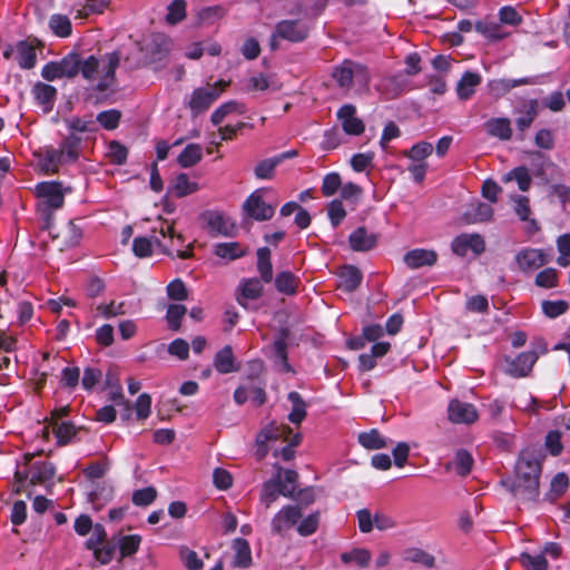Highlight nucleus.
<instances>
[{"label":"nucleus","mask_w":570,"mask_h":570,"mask_svg":"<svg viewBox=\"0 0 570 570\" xmlns=\"http://www.w3.org/2000/svg\"><path fill=\"white\" fill-rule=\"evenodd\" d=\"M541 461L531 451H523L515 465L513 480H502L501 483L519 500L534 501L539 497V479Z\"/></svg>","instance_id":"nucleus-1"},{"label":"nucleus","mask_w":570,"mask_h":570,"mask_svg":"<svg viewBox=\"0 0 570 570\" xmlns=\"http://www.w3.org/2000/svg\"><path fill=\"white\" fill-rule=\"evenodd\" d=\"M120 57L117 52L106 55L100 62L95 56H89L86 59L79 58L81 66L79 72L86 80H98L95 89L104 92L115 85L116 69L119 66Z\"/></svg>","instance_id":"nucleus-2"},{"label":"nucleus","mask_w":570,"mask_h":570,"mask_svg":"<svg viewBox=\"0 0 570 570\" xmlns=\"http://www.w3.org/2000/svg\"><path fill=\"white\" fill-rule=\"evenodd\" d=\"M227 86L228 82L225 80H219L214 85H207L206 87L195 89L191 92L190 100L188 102L193 116H198L199 114L206 111L226 89Z\"/></svg>","instance_id":"nucleus-3"},{"label":"nucleus","mask_w":570,"mask_h":570,"mask_svg":"<svg viewBox=\"0 0 570 570\" xmlns=\"http://www.w3.org/2000/svg\"><path fill=\"white\" fill-rule=\"evenodd\" d=\"M200 220L205 224L204 227L213 237H233L236 234L235 223L223 212L205 210L200 215Z\"/></svg>","instance_id":"nucleus-4"},{"label":"nucleus","mask_w":570,"mask_h":570,"mask_svg":"<svg viewBox=\"0 0 570 570\" xmlns=\"http://www.w3.org/2000/svg\"><path fill=\"white\" fill-rule=\"evenodd\" d=\"M275 468L277 471L276 474L265 481L262 487L261 501L266 508H269L271 504L277 500L278 495L294 498V489L282 481L283 468L279 465H275Z\"/></svg>","instance_id":"nucleus-5"},{"label":"nucleus","mask_w":570,"mask_h":570,"mask_svg":"<svg viewBox=\"0 0 570 570\" xmlns=\"http://www.w3.org/2000/svg\"><path fill=\"white\" fill-rule=\"evenodd\" d=\"M333 78L341 88L345 89L351 88L354 79H357L363 83L368 82L366 70L361 65H355L348 60L334 69Z\"/></svg>","instance_id":"nucleus-6"},{"label":"nucleus","mask_w":570,"mask_h":570,"mask_svg":"<svg viewBox=\"0 0 570 570\" xmlns=\"http://www.w3.org/2000/svg\"><path fill=\"white\" fill-rule=\"evenodd\" d=\"M303 515L301 505L288 504L283 507L272 519V531L283 535L285 531L297 524Z\"/></svg>","instance_id":"nucleus-7"},{"label":"nucleus","mask_w":570,"mask_h":570,"mask_svg":"<svg viewBox=\"0 0 570 570\" xmlns=\"http://www.w3.org/2000/svg\"><path fill=\"white\" fill-rule=\"evenodd\" d=\"M452 252L458 256H465L469 250L480 255L485 250V243L479 234H461L451 244Z\"/></svg>","instance_id":"nucleus-8"},{"label":"nucleus","mask_w":570,"mask_h":570,"mask_svg":"<svg viewBox=\"0 0 570 570\" xmlns=\"http://www.w3.org/2000/svg\"><path fill=\"white\" fill-rule=\"evenodd\" d=\"M337 119L346 135L360 136L365 130V125L356 117V107L352 104H345L338 109Z\"/></svg>","instance_id":"nucleus-9"},{"label":"nucleus","mask_w":570,"mask_h":570,"mask_svg":"<svg viewBox=\"0 0 570 570\" xmlns=\"http://www.w3.org/2000/svg\"><path fill=\"white\" fill-rule=\"evenodd\" d=\"M276 36L282 39L299 42L307 38L308 27L301 20H282L276 24Z\"/></svg>","instance_id":"nucleus-10"},{"label":"nucleus","mask_w":570,"mask_h":570,"mask_svg":"<svg viewBox=\"0 0 570 570\" xmlns=\"http://www.w3.org/2000/svg\"><path fill=\"white\" fill-rule=\"evenodd\" d=\"M538 357L539 356L535 351H530L519 354L515 358H507L505 371L509 375L513 377L527 376L531 372Z\"/></svg>","instance_id":"nucleus-11"},{"label":"nucleus","mask_w":570,"mask_h":570,"mask_svg":"<svg viewBox=\"0 0 570 570\" xmlns=\"http://www.w3.org/2000/svg\"><path fill=\"white\" fill-rule=\"evenodd\" d=\"M244 210L255 220H268L273 217L275 208L266 204L258 191L253 193L243 205Z\"/></svg>","instance_id":"nucleus-12"},{"label":"nucleus","mask_w":570,"mask_h":570,"mask_svg":"<svg viewBox=\"0 0 570 570\" xmlns=\"http://www.w3.org/2000/svg\"><path fill=\"white\" fill-rule=\"evenodd\" d=\"M449 419L458 424H471L478 420V411L473 404L452 400L448 406Z\"/></svg>","instance_id":"nucleus-13"},{"label":"nucleus","mask_w":570,"mask_h":570,"mask_svg":"<svg viewBox=\"0 0 570 570\" xmlns=\"http://www.w3.org/2000/svg\"><path fill=\"white\" fill-rule=\"evenodd\" d=\"M515 262L521 271L530 272L547 264L549 257L542 249L525 248L517 254Z\"/></svg>","instance_id":"nucleus-14"},{"label":"nucleus","mask_w":570,"mask_h":570,"mask_svg":"<svg viewBox=\"0 0 570 570\" xmlns=\"http://www.w3.org/2000/svg\"><path fill=\"white\" fill-rule=\"evenodd\" d=\"M535 77H523L519 79H493L488 82L490 96L498 99L519 86L535 85Z\"/></svg>","instance_id":"nucleus-15"},{"label":"nucleus","mask_w":570,"mask_h":570,"mask_svg":"<svg viewBox=\"0 0 570 570\" xmlns=\"http://www.w3.org/2000/svg\"><path fill=\"white\" fill-rule=\"evenodd\" d=\"M37 195L43 199L45 204L51 209L62 207L65 197L59 183H40L37 188Z\"/></svg>","instance_id":"nucleus-16"},{"label":"nucleus","mask_w":570,"mask_h":570,"mask_svg":"<svg viewBox=\"0 0 570 570\" xmlns=\"http://www.w3.org/2000/svg\"><path fill=\"white\" fill-rule=\"evenodd\" d=\"M403 261L411 269H417L425 266H433L438 261V254L433 249L415 248L409 250Z\"/></svg>","instance_id":"nucleus-17"},{"label":"nucleus","mask_w":570,"mask_h":570,"mask_svg":"<svg viewBox=\"0 0 570 570\" xmlns=\"http://www.w3.org/2000/svg\"><path fill=\"white\" fill-rule=\"evenodd\" d=\"M348 242L353 250L367 252L376 245L377 237L365 227H358L350 235Z\"/></svg>","instance_id":"nucleus-18"},{"label":"nucleus","mask_w":570,"mask_h":570,"mask_svg":"<svg viewBox=\"0 0 570 570\" xmlns=\"http://www.w3.org/2000/svg\"><path fill=\"white\" fill-rule=\"evenodd\" d=\"M32 92L37 102L41 106L43 112H50L56 101L57 89L51 85L37 82L33 86Z\"/></svg>","instance_id":"nucleus-19"},{"label":"nucleus","mask_w":570,"mask_h":570,"mask_svg":"<svg viewBox=\"0 0 570 570\" xmlns=\"http://www.w3.org/2000/svg\"><path fill=\"white\" fill-rule=\"evenodd\" d=\"M292 430L287 425H276L275 423H271L265 426L256 436L257 445H265L268 441L272 440H284L287 441L291 438Z\"/></svg>","instance_id":"nucleus-20"},{"label":"nucleus","mask_w":570,"mask_h":570,"mask_svg":"<svg viewBox=\"0 0 570 570\" xmlns=\"http://www.w3.org/2000/svg\"><path fill=\"white\" fill-rule=\"evenodd\" d=\"M482 77L478 72L465 71L456 85V94L461 100H468L481 83Z\"/></svg>","instance_id":"nucleus-21"},{"label":"nucleus","mask_w":570,"mask_h":570,"mask_svg":"<svg viewBox=\"0 0 570 570\" xmlns=\"http://www.w3.org/2000/svg\"><path fill=\"white\" fill-rule=\"evenodd\" d=\"M488 135L500 140H510L512 137L511 122L508 118H491L484 124Z\"/></svg>","instance_id":"nucleus-22"},{"label":"nucleus","mask_w":570,"mask_h":570,"mask_svg":"<svg viewBox=\"0 0 570 570\" xmlns=\"http://www.w3.org/2000/svg\"><path fill=\"white\" fill-rule=\"evenodd\" d=\"M362 282V273L355 266H345L340 273L338 288L346 292H354Z\"/></svg>","instance_id":"nucleus-23"},{"label":"nucleus","mask_w":570,"mask_h":570,"mask_svg":"<svg viewBox=\"0 0 570 570\" xmlns=\"http://www.w3.org/2000/svg\"><path fill=\"white\" fill-rule=\"evenodd\" d=\"M154 245L161 248L163 253L171 255V252L166 249L156 236L151 238L136 237L132 242V250L138 257H147L151 255Z\"/></svg>","instance_id":"nucleus-24"},{"label":"nucleus","mask_w":570,"mask_h":570,"mask_svg":"<svg viewBox=\"0 0 570 570\" xmlns=\"http://www.w3.org/2000/svg\"><path fill=\"white\" fill-rule=\"evenodd\" d=\"M538 108L539 102L537 99H530L523 104L522 108L518 110L521 116L515 120V125L519 130L524 131L531 126L538 116Z\"/></svg>","instance_id":"nucleus-25"},{"label":"nucleus","mask_w":570,"mask_h":570,"mask_svg":"<svg viewBox=\"0 0 570 570\" xmlns=\"http://www.w3.org/2000/svg\"><path fill=\"white\" fill-rule=\"evenodd\" d=\"M492 215L493 209L489 204L476 203L464 213L463 219L466 224H475L490 220Z\"/></svg>","instance_id":"nucleus-26"},{"label":"nucleus","mask_w":570,"mask_h":570,"mask_svg":"<svg viewBox=\"0 0 570 570\" xmlns=\"http://www.w3.org/2000/svg\"><path fill=\"white\" fill-rule=\"evenodd\" d=\"M402 557L406 562L419 563L429 569L435 567V557L421 548H407L403 551Z\"/></svg>","instance_id":"nucleus-27"},{"label":"nucleus","mask_w":570,"mask_h":570,"mask_svg":"<svg viewBox=\"0 0 570 570\" xmlns=\"http://www.w3.org/2000/svg\"><path fill=\"white\" fill-rule=\"evenodd\" d=\"M473 462L471 453L461 449L456 451L453 461L446 464V469H454L459 475L465 476L471 472Z\"/></svg>","instance_id":"nucleus-28"},{"label":"nucleus","mask_w":570,"mask_h":570,"mask_svg":"<svg viewBox=\"0 0 570 570\" xmlns=\"http://www.w3.org/2000/svg\"><path fill=\"white\" fill-rule=\"evenodd\" d=\"M234 361L233 350L229 345H226L215 355L214 366L217 372L228 374L237 370L234 366Z\"/></svg>","instance_id":"nucleus-29"},{"label":"nucleus","mask_w":570,"mask_h":570,"mask_svg":"<svg viewBox=\"0 0 570 570\" xmlns=\"http://www.w3.org/2000/svg\"><path fill=\"white\" fill-rule=\"evenodd\" d=\"M17 52L18 65L20 68L31 69L35 67L37 61V53L32 45L27 41H19L17 43Z\"/></svg>","instance_id":"nucleus-30"},{"label":"nucleus","mask_w":570,"mask_h":570,"mask_svg":"<svg viewBox=\"0 0 570 570\" xmlns=\"http://www.w3.org/2000/svg\"><path fill=\"white\" fill-rule=\"evenodd\" d=\"M289 334L291 332L287 327H282L279 330L278 337L273 343L275 357L284 365L286 371L291 370V366L287 362V340Z\"/></svg>","instance_id":"nucleus-31"},{"label":"nucleus","mask_w":570,"mask_h":570,"mask_svg":"<svg viewBox=\"0 0 570 570\" xmlns=\"http://www.w3.org/2000/svg\"><path fill=\"white\" fill-rule=\"evenodd\" d=\"M203 158V148L198 144H189L180 153L177 158V163L183 168H189L195 166Z\"/></svg>","instance_id":"nucleus-32"},{"label":"nucleus","mask_w":570,"mask_h":570,"mask_svg":"<svg viewBox=\"0 0 570 570\" xmlns=\"http://www.w3.org/2000/svg\"><path fill=\"white\" fill-rule=\"evenodd\" d=\"M55 475V466L50 462H35L30 470V483H43Z\"/></svg>","instance_id":"nucleus-33"},{"label":"nucleus","mask_w":570,"mask_h":570,"mask_svg":"<svg viewBox=\"0 0 570 570\" xmlns=\"http://www.w3.org/2000/svg\"><path fill=\"white\" fill-rule=\"evenodd\" d=\"M288 400L292 403V411L288 414V420L293 424H299L306 416V403L296 391L289 392Z\"/></svg>","instance_id":"nucleus-34"},{"label":"nucleus","mask_w":570,"mask_h":570,"mask_svg":"<svg viewBox=\"0 0 570 570\" xmlns=\"http://www.w3.org/2000/svg\"><path fill=\"white\" fill-rule=\"evenodd\" d=\"M257 269L265 283H271L273 279V266L271 262V250L267 247L258 248L257 250Z\"/></svg>","instance_id":"nucleus-35"},{"label":"nucleus","mask_w":570,"mask_h":570,"mask_svg":"<svg viewBox=\"0 0 570 570\" xmlns=\"http://www.w3.org/2000/svg\"><path fill=\"white\" fill-rule=\"evenodd\" d=\"M214 253L220 258L234 261L244 256L245 249L237 242L219 243L215 245Z\"/></svg>","instance_id":"nucleus-36"},{"label":"nucleus","mask_w":570,"mask_h":570,"mask_svg":"<svg viewBox=\"0 0 570 570\" xmlns=\"http://www.w3.org/2000/svg\"><path fill=\"white\" fill-rule=\"evenodd\" d=\"M298 278L291 272H281L276 275L275 287L279 293L293 295L296 293Z\"/></svg>","instance_id":"nucleus-37"},{"label":"nucleus","mask_w":570,"mask_h":570,"mask_svg":"<svg viewBox=\"0 0 570 570\" xmlns=\"http://www.w3.org/2000/svg\"><path fill=\"white\" fill-rule=\"evenodd\" d=\"M263 293V285L257 278L246 279L242 285V294L237 297L240 305L245 306V299H256Z\"/></svg>","instance_id":"nucleus-38"},{"label":"nucleus","mask_w":570,"mask_h":570,"mask_svg":"<svg viewBox=\"0 0 570 570\" xmlns=\"http://www.w3.org/2000/svg\"><path fill=\"white\" fill-rule=\"evenodd\" d=\"M358 442L362 446L367 450H379L386 448V440L381 435L376 429H372L368 432H362L358 434Z\"/></svg>","instance_id":"nucleus-39"},{"label":"nucleus","mask_w":570,"mask_h":570,"mask_svg":"<svg viewBox=\"0 0 570 570\" xmlns=\"http://www.w3.org/2000/svg\"><path fill=\"white\" fill-rule=\"evenodd\" d=\"M171 189L175 196L180 198L195 193L198 189V185L195 181H190L187 174L181 173L174 179Z\"/></svg>","instance_id":"nucleus-40"},{"label":"nucleus","mask_w":570,"mask_h":570,"mask_svg":"<svg viewBox=\"0 0 570 570\" xmlns=\"http://www.w3.org/2000/svg\"><path fill=\"white\" fill-rule=\"evenodd\" d=\"M67 127L71 131V134L81 132V134H95L98 131V126L92 119V117L89 118H79L73 117L69 120H67Z\"/></svg>","instance_id":"nucleus-41"},{"label":"nucleus","mask_w":570,"mask_h":570,"mask_svg":"<svg viewBox=\"0 0 570 570\" xmlns=\"http://www.w3.org/2000/svg\"><path fill=\"white\" fill-rule=\"evenodd\" d=\"M81 138L76 134L68 135L60 145V150L69 163H73L79 156Z\"/></svg>","instance_id":"nucleus-42"},{"label":"nucleus","mask_w":570,"mask_h":570,"mask_svg":"<svg viewBox=\"0 0 570 570\" xmlns=\"http://www.w3.org/2000/svg\"><path fill=\"white\" fill-rule=\"evenodd\" d=\"M515 180L518 183L519 189L522 191L529 190L531 186V177L529 170L524 166L517 167L505 174L503 176V181H512Z\"/></svg>","instance_id":"nucleus-43"},{"label":"nucleus","mask_w":570,"mask_h":570,"mask_svg":"<svg viewBox=\"0 0 570 570\" xmlns=\"http://www.w3.org/2000/svg\"><path fill=\"white\" fill-rule=\"evenodd\" d=\"M475 29L489 39L500 40L505 37V33L501 30L500 23L493 20H480L475 23Z\"/></svg>","instance_id":"nucleus-44"},{"label":"nucleus","mask_w":570,"mask_h":570,"mask_svg":"<svg viewBox=\"0 0 570 570\" xmlns=\"http://www.w3.org/2000/svg\"><path fill=\"white\" fill-rule=\"evenodd\" d=\"M49 27L56 36L61 38L70 36L72 31L70 19L63 14L51 16Z\"/></svg>","instance_id":"nucleus-45"},{"label":"nucleus","mask_w":570,"mask_h":570,"mask_svg":"<svg viewBox=\"0 0 570 570\" xmlns=\"http://www.w3.org/2000/svg\"><path fill=\"white\" fill-rule=\"evenodd\" d=\"M234 548L236 550L235 566L240 568H247L252 562L250 548L245 539H236L234 541Z\"/></svg>","instance_id":"nucleus-46"},{"label":"nucleus","mask_w":570,"mask_h":570,"mask_svg":"<svg viewBox=\"0 0 570 570\" xmlns=\"http://www.w3.org/2000/svg\"><path fill=\"white\" fill-rule=\"evenodd\" d=\"M80 55L69 53L59 60L62 77L73 78L79 73L81 66L79 65Z\"/></svg>","instance_id":"nucleus-47"},{"label":"nucleus","mask_w":570,"mask_h":570,"mask_svg":"<svg viewBox=\"0 0 570 570\" xmlns=\"http://www.w3.org/2000/svg\"><path fill=\"white\" fill-rule=\"evenodd\" d=\"M187 308L181 304H170L167 308L166 320L171 331H178L183 317L186 315Z\"/></svg>","instance_id":"nucleus-48"},{"label":"nucleus","mask_w":570,"mask_h":570,"mask_svg":"<svg viewBox=\"0 0 570 570\" xmlns=\"http://www.w3.org/2000/svg\"><path fill=\"white\" fill-rule=\"evenodd\" d=\"M120 119L121 111L117 109H109L99 112L95 121L99 122L107 130H114L118 127Z\"/></svg>","instance_id":"nucleus-49"},{"label":"nucleus","mask_w":570,"mask_h":570,"mask_svg":"<svg viewBox=\"0 0 570 570\" xmlns=\"http://www.w3.org/2000/svg\"><path fill=\"white\" fill-rule=\"evenodd\" d=\"M519 561L525 570H547L548 561L543 554L531 556L523 552L519 557Z\"/></svg>","instance_id":"nucleus-50"},{"label":"nucleus","mask_w":570,"mask_h":570,"mask_svg":"<svg viewBox=\"0 0 570 570\" xmlns=\"http://www.w3.org/2000/svg\"><path fill=\"white\" fill-rule=\"evenodd\" d=\"M65 163H69L63 154L61 153L60 148H49L45 151V158H43V168L47 171H56L59 165H62Z\"/></svg>","instance_id":"nucleus-51"},{"label":"nucleus","mask_w":570,"mask_h":570,"mask_svg":"<svg viewBox=\"0 0 570 570\" xmlns=\"http://www.w3.org/2000/svg\"><path fill=\"white\" fill-rule=\"evenodd\" d=\"M341 560L344 563L354 561L360 567L365 568L368 566V563L371 561V552L366 549H353L350 552L342 553Z\"/></svg>","instance_id":"nucleus-52"},{"label":"nucleus","mask_w":570,"mask_h":570,"mask_svg":"<svg viewBox=\"0 0 570 570\" xmlns=\"http://www.w3.org/2000/svg\"><path fill=\"white\" fill-rule=\"evenodd\" d=\"M569 479L563 472H560L553 476L550 484L549 499L556 500L560 498L568 489Z\"/></svg>","instance_id":"nucleus-53"},{"label":"nucleus","mask_w":570,"mask_h":570,"mask_svg":"<svg viewBox=\"0 0 570 570\" xmlns=\"http://www.w3.org/2000/svg\"><path fill=\"white\" fill-rule=\"evenodd\" d=\"M185 17H186V1L185 0H174L168 6L166 21L170 24H176L179 21H181Z\"/></svg>","instance_id":"nucleus-54"},{"label":"nucleus","mask_w":570,"mask_h":570,"mask_svg":"<svg viewBox=\"0 0 570 570\" xmlns=\"http://www.w3.org/2000/svg\"><path fill=\"white\" fill-rule=\"evenodd\" d=\"M53 431L58 443L63 445L70 442V440L76 435L77 429L70 422H62L60 424L55 423Z\"/></svg>","instance_id":"nucleus-55"},{"label":"nucleus","mask_w":570,"mask_h":570,"mask_svg":"<svg viewBox=\"0 0 570 570\" xmlns=\"http://www.w3.org/2000/svg\"><path fill=\"white\" fill-rule=\"evenodd\" d=\"M157 498V491L154 487H147L136 490L132 493V503L138 507H147Z\"/></svg>","instance_id":"nucleus-56"},{"label":"nucleus","mask_w":570,"mask_h":570,"mask_svg":"<svg viewBox=\"0 0 570 570\" xmlns=\"http://www.w3.org/2000/svg\"><path fill=\"white\" fill-rule=\"evenodd\" d=\"M320 523V513L314 512L304 518L297 525V532L302 537H308L316 532Z\"/></svg>","instance_id":"nucleus-57"},{"label":"nucleus","mask_w":570,"mask_h":570,"mask_svg":"<svg viewBox=\"0 0 570 570\" xmlns=\"http://www.w3.org/2000/svg\"><path fill=\"white\" fill-rule=\"evenodd\" d=\"M278 165L279 159H276V157L267 158L257 164L254 173L259 179H269L273 177L274 169Z\"/></svg>","instance_id":"nucleus-58"},{"label":"nucleus","mask_w":570,"mask_h":570,"mask_svg":"<svg viewBox=\"0 0 570 570\" xmlns=\"http://www.w3.org/2000/svg\"><path fill=\"white\" fill-rule=\"evenodd\" d=\"M128 156V149L119 141L112 140L108 146V157L111 163L116 165H122L126 163Z\"/></svg>","instance_id":"nucleus-59"},{"label":"nucleus","mask_w":570,"mask_h":570,"mask_svg":"<svg viewBox=\"0 0 570 570\" xmlns=\"http://www.w3.org/2000/svg\"><path fill=\"white\" fill-rule=\"evenodd\" d=\"M558 284V272L556 268H546L537 274L535 285L544 288L556 287Z\"/></svg>","instance_id":"nucleus-60"},{"label":"nucleus","mask_w":570,"mask_h":570,"mask_svg":"<svg viewBox=\"0 0 570 570\" xmlns=\"http://www.w3.org/2000/svg\"><path fill=\"white\" fill-rule=\"evenodd\" d=\"M433 151V146L430 142L421 141L414 145L409 151H405V156L412 160L424 163L423 160L430 156Z\"/></svg>","instance_id":"nucleus-61"},{"label":"nucleus","mask_w":570,"mask_h":570,"mask_svg":"<svg viewBox=\"0 0 570 570\" xmlns=\"http://www.w3.org/2000/svg\"><path fill=\"white\" fill-rule=\"evenodd\" d=\"M141 542L138 534L125 535L119 541V549L122 557L131 556L137 552Z\"/></svg>","instance_id":"nucleus-62"},{"label":"nucleus","mask_w":570,"mask_h":570,"mask_svg":"<svg viewBox=\"0 0 570 570\" xmlns=\"http://www.w3.org/2000/svg\"><path fill=\"white\" fill-rule=\"evenodd\" d=\"M567 309L568 303L562 299L542 302V311L550 318H554L562 315Z\"/></svg>","instance_id":"nucleus-63"},{"label":"nucleus","mask_w":570,"mask_h":570,"mask_svg":"<svg viewBox=\"0 0 570 570\" xmlns=\"http://www.w3.org/2000/svg\"><path fill=\"white\" fill-rule=\"evenodd\" d=\"M102 379V372L97 367H86L83 371L81 385L85 390H92Z\"/></svg>","instance_id":"nucleus-64"}]
</instances>
